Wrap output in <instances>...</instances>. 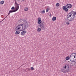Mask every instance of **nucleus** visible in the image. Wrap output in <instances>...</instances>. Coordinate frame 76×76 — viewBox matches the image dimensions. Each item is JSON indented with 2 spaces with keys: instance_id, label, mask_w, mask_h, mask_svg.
I'll list each match as a JSON object with an SVG mask.
<instances>
[{
  "instance_id": "f257e3e1",
  "label": "nucleus",
  "mask_w": 76,
  "mask_h": 76,
  "mask_svg": "<svg viewBox=\"0 0 76 76\" xmlns=\"http://www.w3.org/2000/svg\"><path fill=\"white\" fill-rule=\"evenodd\" d=\"M69 70V64H65L63 68L61 69V71L63 73L69 72V71H68Z\"/></svg>"
},
{
  "instance_id": "f03ea898",
  "label": "nucleus",
  "mask_w": 76,
  "mask_h": 76,
  "mask_svg": "<svg viewBox=\"0 0 76 76\" xmlns=\"http://www.w3.org/2000/svg\"><path fill=\"white\" fill-rule=\"evenodd\" d=\"M14 1H15V8L16 9L14 10L15 11V12H16L19 10V4H18L16 2V0H14Z\"/></svg>"
},
{
  "instance_id": "7ed1b4c3",
  "label": "nucleus",
  "mask_w": 76,
  "mask_h": 76,
  "mask_svg": "<svg viewBox=\"0 0 76 76\" xmlns=\"http://www.w3.org/2000/svg\"><path fill=\"white\" fill-rule=\"evenodd\" d=\"M29 27L28 25H26L25 24L23 23V24L22 26V28L23 29V30H25L28 28V27Z\"/></svg>"
},
{
  "instance_id": "20e7f679",
  "label": "nucleus",
  "mask_w": 76,
  "mask_h": 76,
  "mask_svg": "<svg viewBox=\"0 0 76 76\" xmlns=\"http://www.w3.org/2000/svg\"><path fill=\"white\" fill-rule=\"evenodd\" d=\"M39 26L42 30H44V29H45V26H44V25H43V23H41V24L39 25Z\"/></svg>"
},
{
  "instance_id": "39448f33",
  "label": "nucleus",
  "mask_w": 76,
  "mask_h": 76,
  "mask_svg": "<svg viewBox=\"0 0 76 76\" xmlns=\"http://www.w3.org/2000/svg\"><path fill=\"white\" fill-rule=\"evenodd\" d=\"M71 16L72 15H71L70 12H69L67 15V20H69V22H70V18H71Z\"/></svg>"
},
{
  "instance_id": "423d86ee",
  "label": "nucleus",
  "mask_w": 76,
  "mask_h": 76,
  "mask_svg": "<svg viewBox=\"0 0 76 76\" xmlns=\"http://www.w3.org/2000/svg\"><path fill=\"white\" fill-rule=\"evenodd\" d=\"M63 10H64L65 12H67L69 11V9L67 8V7L66 6H64L62 7Z\"/></svg>"
},
{
  "instance_id": "0eeeda50",
  "label": "nucleus",
  "mask_w": 76,
  "mask_h": 76,
  "mask_svg": "<svg viewBox=\"0 0 76 76\" xmlns=\"http://www.w3.org/2000/svg\"><path fill=\"white\" fill-rule=\"evenodd\" d=\"M66 6L68 9H71L72 7V5L70 4H68L66 5Z\"/></svg>"
},
{
  "instance_id": "6e6552de",
  "label": "nucleus",
  "mask_w": 76,
  "mask_h": 76,
  "mask_svg": "<svg viewBox=\"0 0 76 76\" xmlns=\"http://www.w3.org/2000/svg\"><path fill=\"white\" fill-rule=\"evenodd\" d=\"M38 22L37 23H38V24H41V23H42V21L41 20V18L39 17L38 18Z\"/></svg>"
},
{
  "instance_id": "1a4fd4ad",
  "label": "nucleus",
  "mask_w": 76,
  "mask_h": 76,
  "mask_svg": "<svg viewBox=\"0 0 76 76\" xmlns=\"http://www.w3.org/2000/svg\"><path fill=\"white\" fill-rule=\"evenodd\" d=\"M70 56H71V57H74V58H76V53H72Z\"/></svg>"
},
{
  "instance_id": "9d476101",
  "label": "nucleus",
  "mask_w": 76,
  "mask_h": 76,
  "mask_svg": "<svg viewBox=\"0 0 76 76\" xmlns=\"http://www.w3.org/2000/svg\"><path fill=\"white\" fill-rule=\"evenodd\" d=\"M71 56H70V60L72 62V63H75V59L73 57H71Z\"/></svg>"
},
{
  "instance_id": "9b49d317",
  "label": "nucleus",
  "mask_w": 76,
  "mask_h": 76,
  "mask_svg": "<svg viewBox=\"0 0 76 76\" xmlns=\"http://www.w3.org/2000/svg\"><path fill=\"white\" fill-rule=\"evenodd\" d=\"M25 34H26V31L24 30L21 32L20 35H25Z\"/></svg>"
},
{
  "instance_id": "f8f14e48",
  "label": "nucleus",
  "mask_w": 76,
  "mask_h": 76,
  "mask_svg": "<svg viewBox=\"0 0 76 76\" xmlns=\"http://www.w3.org/2000/svg\"><path fill=\"white\" fill-rule=\"evenodd\" d=\"M70 20H69L70 22H71V21H72V20H75V18L73 15H71V17L70 18Z\"/></svg>"
},
{
  "instance_id": "ddd939ff",
  "label": "nucleus",
  "mask_w": 76,
  "mask_h": 76,
  "mask_svg": "<svg viewBox=\"0 0 76 76\" xmlns=\"http://www.w3.org/2000/svg\"><path fill=\"white\" fill-rule=\"evenodd\" d=\"M13 12H15V11L14 10H10L9 11L8 13V15H9L10 14V13H13Z\"/></svg>"
},
{
  "instance_id": "4468645a",
  "label": "nucleus",
  "mask_w": 76,
  "mask_h": 76,
  "mask_svg": "<svg viewBox=\"0 0 76 76\" xmlns=\"http://www.w3.org/2000/svg\"><path fill=\"white\" fill-rule=\"evenodd\" d=\"M70 13V14L71 15H72V13H73V14L74 15H76V12H74V11H72Z\"/></svg>"
},
{
  "instance_id": "2eb2a0df",
  "label": "nucleus",
  "mask_w": 76,
  "mask_h": 76,
  "mask_svg": "<svg viewBox=\"0 0 76 76\" xmlns=\"http://www.w3.org/2000/svg\"><path fill=\"white\" fill-rule=\"evenodd\" d=\"M70 56H68L66 58L65 60H69V59H70Z\"/></svg>"
},
{
  "instance_id": "dca6fc26",
  "label": "nucleus",
  "mask_w": 76,
  "mask_h": 76,
  "mask_svg": "<svg viewBox=\"0 0 76 76\" xmlns=\"http://www.w3.org/2000/svg\"><path fill=\"white\" fill-rule=\"evenodd\" d=\"M20 33V31H17L15 33V34L16 35H18V34H19Z\"/></svg>"
},
{
  "instance_id": "f3484780",
  "label": "nucleus",
  "mask_w": 76,
  "mask_h": 76,
  "mask_svg": "<svg viewBox=\"0 0 76 76\" xmlns=\"http://www.w3.org/2000/svg\"><path fill=\"white\" fill-rule=\"evenodd\" d=\"M56 19H57V18H56V17H54L53 18L52 20H53V21H55V20H56Z\"/></svg>"
},
{
  "instance_id": "a211bd4d",
  "label": "nucleus",
  "mask_w": 76,
  "mask_h": 76,
  "mask_svg": "<svg viewBox=\"0 0 76 76\" xmlns=\"http://www.w3.org/2000/svg\"><path fill=\"white\" fill-rule=\"evenodd\" d=\"M24 24L26 25H28V21H26V20H24Z\"/></svg>"
},
{
  "instance_id": "6ab92c4d",
  "label": "nucleus",
  "mask_w": 76,
  "mask_h": 76,
  "mask_svg": "<svg viewBox=\"0 0 76 76\" xmlns=\"http://www.w3.org/2000/svg\"><path fill=\"white\" fill-rule=\"evenodd\" d=\"M4 3V1H0V4H3Z\"/></svg>"
},
{
  "instance_id": "aec40b11",
  "label": "nucleus",
  "mask_w": 76,
  "mask_h": 76,
  "mask_svg": "<svg viewBox=\"0 0 76 76\" xmlns=\"http://www.w3.org/2000/svg\"><path fill=\"white\" fill-rule=\"evenodd\" d=\"M22 25H23V24H20L18 25V26H17V27H19V28H21V26L22 27Z\"/></svg>"
},
{
  "instance_id": "412c9836",
  "label": "nucleus",
  "mask_w": 76,
  "mask_h": 76,
  "mask_svg": "<svg viewBox=\"0 0 76 76\" xmlns=\"http://www.w3.org/2000/svg\"><path fill=\"white\" fill-rule=\"evenodd\" d=\"M41 31V28H38L37 29V31L38 32H40Z\"/></svg>"
},
{
  "instance_id": "4be33fe9",
  "label": "nucleus",
  "mask_w": 76,
  "mask_h": 76,
  "mask_svg": "<svg viewBox=\"0 0 76 76\" xmlns=\"http://www.w3.org/2000/svg\"><path fill=\"white\" fill-rule=\"evenodd\" d=\"M41 13H42L43 14H44V13H45V10H43L41 11L40 12Z\"/></svg>"
},
{
  "instance_id": "5701e85b",
  "label": "nucleus",
  "mask_w": 76,
  "mask_h": 76,
  "mask_svg": "<svg viewBox=\"0 0 76 76\" xmlns=\"http://www.w3.org/2000/svg\"><path fill=\"white\" fill-rule=\"evenodd\" d=\"M47 9H46V12H49V10H50V8H48Z\"/></svg>"
},
{
  "instance_id": "b1692460",
  "label": "nucleus",
  "mask_w": 76,
  "mask_h": 76,
  "mask_svg": "<svg viewBox=\"0 0 76 76\" xmlns=\"http://www.w3.org/2000/svg\"><path fill=\"white\" fill-rule=\"evenodd\" d=\"M60 5V4L59 3H57L56 4V6L57 7H58V6H59Z\"/></svg>"
},
{
  "instance_id": "393cba45",
  "label": "nucleus",
  "mask_w": 76,
  "mask_h": 76,
  "mask_svg": "<svg viewBox=\"0 0 76 76\" xmlns=\"http://www.w3.org/2000/svg\"><path fill=\"white\" fill-rule=\"evenodd\" d=\"M11 10H15V7H12V8H11Z\"/></svg>"
},
{
  "instance_id": "a878e982",
  "label": "nucleus",
  "mask_w": 76,
  "mask_h": 76,
  "mask_svg": "<svg viewBox=\"0 0 76 76\" xmlns=\"http://www.w3.org/2000/svg\"><path fill=\"white\" fill-rule=\"evenodd\" d=\"M25 11H28V7L24 9Z\"/></svg>"
},
{
  "instance_id": "bb28decb",
  "label": "nucleus",
  "mask_w": 76,
  "mask_h": 76,
  "mask_svg": "<svg viewBox=\"0 0 76 76\" xmlns=\"http://www.w3.org/2000/svg\"><path fill=\"white\" fill-rule=\"evenodd\" d=\"M71 16H73L74 18H75V17H76V16H75L76 15H73V13H72V14H71Z\"/></svg>"
},
{
  "instance_id": "cd10ccee",
  "label": "nucleus",
  "mask_w": 76,
  "mask_h": 76,
  "mask_svg": "<svg viewBox=\"0 0 76 76\" xmlns=\"http://www.w3.org/2000/svg\"><path fill=\"white\" fill-rule=\"evenodd\" d=\"M66 25H69V24H70V23H69V21H67L66 22Z\"/></svg>"
},
{
  "instance_id": "c85d7f7f",
  "label": "nucleus",
  "mask_w": 76,
  "mask_h": 76,
  "mask_svg": "<svg viewBox=\"0 0 76 76\" xmlns=\"http://www.w3.org/2000/svg\"><path fill=\"white\" fill-rule=\"evenodd\" d=\"M31 69L32 70H34V67H31Z\"/></svg>"
},
{
  "instance_id": "c756f323",
  "label": "nucleus",
  "mask_w": 76,
  "mask_h": 76,
  "mask_svg": "<svg viewBox=\"0 0 76 76\" xmlns=\"http://www.w3.org/2000/svg\"><path fill=\"white\" fill-rule=\"evenodd\" d=\"M18 30H19V29H22V28L21 27H18Z\"/></svg>"
},
{
  "instance_id": "7c9ffc66",
  "label": "nucleus",
  "mask_w": 76,
  "mask_h": 76,
  "mask_svg": "<svg viewBox=\"0 0 76 76\" xmlns=\"http://www.w3.org/2000/svg\"><path fill=\"white\" fill-rule=\"evenodd\" d=\"M18 28V26H17L15 28V29L16 31H18V29H17V28Z\"/></svg>"
},
{
  "instance_id": "2f4dec72",
  "label": "nucleus",
  "mask_w": 76,
  "mask_h": 76,
  "mask_svg": "<svg viewBox=\"0 0 76 76\" xmlns=\"http://www.w3.org/2000/svg\"><path fill=\"white\" fill-rule=\"evenodd\" d=\"M24 31V30L22 29V28H21V29L20 30V31Z\"/></svg>"
},
{
  "instance_id": "473e14b6",
  "label": "nucleus",
  "mask_w": 76,
  "mask_h": 76,
  "mask_svg": "<svg viewBox=\"0 0 76 76\" xmlns=\"http://www.w3.org/2000/svg\"><path fill=\"white\" fill-rule=\"evenodd\" d=\"M51 16H52V15H51V13H50V14L49 16H50V17H51Z\"/></svg>"
},
{
  "instance_id": "72a5a7b5",
  "label": "nucleus",
  "mask_w": 76,
  "mask_h": 76,
  "mask_svg": "<svg viewBox=\"0 0 76 76\" xmlns=\"http://www.w3.org/2000/svg\"><path fill=\"white\" fill-rule=\"evenodd\" d=\"M4 20V19H3V20H2V21H3Z\"/></svg>"
},
{
  "instance_id": "f704fd0d",
  "label": "nucleus",
  "mask_w": 76,
  "mask_h": 76,
  "mask_svg": "<svg viewBox=\"0 0 76 76\" xmlns=\"http://www.w3.org/2000/svg\"><path fill=\"white\" fill-rule=\"evenodd\" d=\"M7 16L5 17V18H6L7 17Z\"/></svg>"
},
{
  "instance_id": "c9c22d12",
  "label": "nucleus",
  "mask_w": 76,
  "mask_h": 76,
  "mask_svg": "<svg viewBox=\"0 0 76 76\" xmlns=\"http://www.w3.org/2000/svg\"><path fill=\"white\" fill-rule=\"evenodd\" d=\"M3 22V21H2H2H1L0 22Z\"/></svg>"
},
{
  "instance_id": "e433bc0d",
  "label": "nucleus",
  "mask_w": 76,
  "mask_h": 76,
  "mask_svg": "<svg viewBox=\"0 0 76 76\" xmlns=\"http://www.w3.org/2000/svg\"><path fill=\"white\" fill-rule=\"evenodd\" d=\"M75 61H76V59H75Z\"/></svg>"
},
{
  "instance_id": "4c0bfd02",
  "label": "nucleus",
  "mask_w": 76,
  "mask_h": 76,
  "mask_svg": "<svg viewBox=\"0 0 76 76\" xmlns=\"http://www.w3.org/2000/svg\"><path fill=\"white\" fill-rule=\"evenodd\" d=\"M9 14H8V15H7V16H9Z\"/></svg>"
},
{
  "instance_id": "58836bf2",
  "label": "nucleus",
  "mask_w": 76,
  "mask_h": 76,
  "mask_svg": "<svg viewBox=\"0 0 76 76\" xmlns=\"http://www.w3.org/2000/svg\"><path fill=\"white\" fill-rule=\"evenodd\" d=\"M22 0V1H24V0Z\"/></svg>"
},
{
  "instance_id": "ea45409f",
  "label": "nucleus",
  "mask_w": 76,
  "mask_h": 76,
  "mask_svg": "<svg viewBox=\"0 0 76 76\" xmlns=\"http://www.w3.org/2000/svg\"><path fill=\"white\" fill-rule=\"evenodd\" d=\"M5 18H4V19H5Z\"/></svg>"
},
{
  "instance_id": "a19ab883",
  "label": "nucleus",
  "mask_w": 76,
  "mask_h": 76,
  "mask_svg": "<svg viewBox=\"0 0 76 76\" xmlns=\"http://www.w3.org/2000/svg\"><path fill=\"white\" fill-rule=\"evenodd\" d=\"M2 18H3V17H2Z\"/></svg>"
}]
</instances>
